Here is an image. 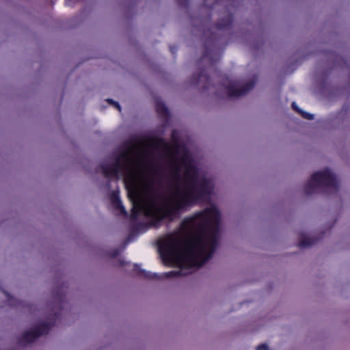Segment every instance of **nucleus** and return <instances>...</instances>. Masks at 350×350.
Returning <instances> with one entry per match:
<instances>
[{"mask_svg": "<svg viewBox=\"0 0 350 350\" xmlns=\"http://www.w3.org/2000/svg\"><path fill=\"white\" fill-rule=\"evenodd\" d=\"M172 140V145L159 140L128 147L103 166L107 176L123 179L133 220L143 215L157 226L212 191L211 178L198 169L176 133Z\"/></svg>", "mask_w": 350, "mask_h": 350, "instance_id": "obj_1", "label": "nucleus"}, {"mask_svg": "<svg viewBox=\"0 0 350 350\" xmlns=\"http://www.w3.org/2000/svg\"><path fill=\"white\" fill-rule=\"evenodd\" d=\"M220 215L215 205L182 222L177 232L159 242V251L166 265L176 266L178 271L165 273L166 278L186 275L188 269L198 268L213 253L219 239Z\"/></svg>", "mask_w": 350, "mask_h": 350, "instance_id": "obj_2", "label": "nucleus"}, {"mask_svg": "<svg viewBox=\"0 0 350 350\" xmlns=\"http://www.w3.org/2000/svg\"><path fill=\"white\" fill-rule=\"evenodd\" d=\"M336 183L335 176L329 170H326L314 174L308 181V187L310 189L316 187H335Z\"/></svg>", "mask_w": 350, "mask_h": 350, "instance_id": "obj_3", "label": "nucleus"}, {"mask_svg": "<svg viewBox=\"0 0 350 350\" xmlns=\"http://www.w3.org/2000/svg\"><path fill=\"white\" fill-rule=\"evenodd\" d=\"M47 330L48 329L45 326L42 325L40 327L27 332L25 335V340L27 342H30L39 336L46 334Z\"/></svg>", "mask_w": 350, "mask_h": 350, "instance_id": "obj_4", "label": "nucleus"}, {"mask_svg": "<svg viewBox=\"0 0 350 350\" xmlns=\"http://www.w3.org/2000/svg\"><path fill=\"white\" fill-rule=\"evenodd\" d=\"M252 87V85H250V87H247L246 88H241V85L239 84L232 83L229 85L227 91L230 96H238L245 93Z\"/></svg>", "mask_w": 350, "mask_h": 350, "instance_id": "obj_5", "label": "nucleus"}, {"mask_svg": "<svg viewBox=\"0 0 350 350\" xmlns=\"http://www.w3.org/2000/svg\"><path fill=\"white\" fill-rule=\"evenodd\" d=\"M292 107L295 111L301 114L304 118L309 120L313 119V115L302 111L301 109H299L298 106L296 105L295 103H292Z\"/></svg>", "mask_w": 350, "mask_h": 350, "instance_id": "obj_6", "label": "nucleus"}, {"mask_svg": "<svg viewBox=\"0 0 350 350\" xmlns=\"http://www.w3.org/2000/svg\"><path fill=\"white\" fill-rule=\"evenodd\" d=\"M301 247H307L312 245V241L308 237H304L299 243Z\"/></svg>", "mask_w": 350, "mask_h": 350, "instance_id": "obj_7", "label": "nucleus"}, {"mask_svg": "<svg viewBox=\"0 0 350 350\" xmlns=\"http://www.w3.org/2000/svg\"><path fill=\"white\" fill-rule=\"evenodd\" d=\"M107 102L110 104H113L119 111H120V106L118 103L113 102L112 100H107Z\"/></svg>", "mask_w": 350, "mask_h": 350, "instance_id": "obj_8", "label": "nucleus"}, {"mask_svg": "<svg viewBox=\"0 0 350 350\" xmlns=\"http://www.w3.org/2000/svg\"><path fill=\"white\" fill-rule=\"evenodd\" d=\"M256 350H270L268 347L265 345H260Z\"/></svg>", "mask_w": 350, "mask_h": 350, "instance_id": "obj_9", "label": "nucleus"}]
</instances>
